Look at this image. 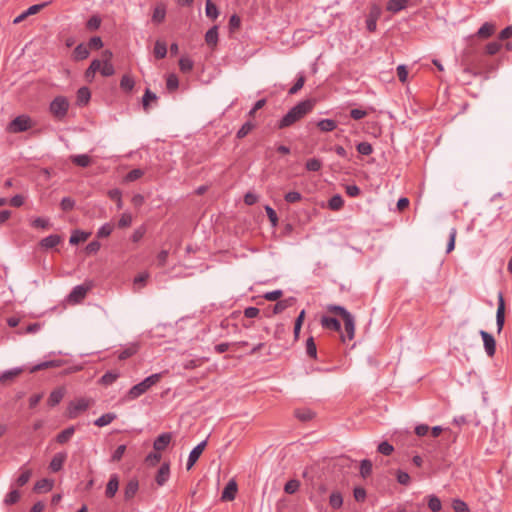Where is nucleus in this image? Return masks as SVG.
<instances>
[{"instance_id": "nucleus-1", "label": "nucleus", "mask_w": 512, "mask_h": 512, "mask_svg": "<svg viewBox=\"0 0 512 512\" xmlns=\"http://www.w3.org/2000/svg\"><path fill=\"white\" fill-rule=\"evenodd\" d=\"M316 101L314 99H306L300 101L295 106H293L277 123L276 127L278 129H285L291 127L296 122L303 119L307 114H309L314 106Z\"/></svg>"}, {"instance_id": "nucleus-2", "label": "nucleus", "mask_w": 512, "mask_h": 512, "mask_svg": "<svg viewBox=\"0 0 512 512\" xmlns=\"http://www.w3.org/2000/svg\"><path fill=\"white\" fill-rule=\"evenodd\" d=\"M161 379V374L155 373L146 377L140 383L132 386L125 395L126 400H134L146 393L153 385L157 384Z\"/></svg>"}, {"instance_id": "nucleus-3", "label": "nucleus", "mask_w": 512, "mask_h": 512, "mask_svg": "<svg viewBox=\"0 0 512 512\" xmlns=\"http://www.w3.org/2000/svg\"><path fill=\"white\" fill-rule=\"evenodd\" d=\"M69 106V101L65 96H56L49 105V112L56 120L62 121L67 116Z\"/></svg>"}, {"instance_id": "nucleus-4", "label": "nucleus", "mask_w": 512, "mask_h": 512, "mask_svg": "<svg viewBox=\"0 0 512 512\" xmlns=\"http://www.w3.org/2000/svg\"><path fill=\"white\" fill-rule=\"evenodd\" d=\"M33 123L30 116L26 114H22L14 118L11 122H9L7 126V131L9 133H21L32 128Z\"/></svg>"}, {"instance_id": "nucleus-5", "label": "nucleus", "mask_w": 512, "mask_h": 512, "mask_svg": "<svg viewBox=\"0 0 512 512\" xmlns=\"http://www.w3.org/2000/svg\"><path fill=\"white\" fill-rule=\"evenodd\" d=\"M505 324V300L502 292L498 293V305L496 311L497 333L500 334Z\"/></svg>"}, {"instance_id": "nucleus-6", "label": "nucleus", "mask_w": 512, "mask_h": 512, "mask_svg": "<svg viewBox=\"0 0 512 512\" xmlns=\"http://www.w3.org/2000/svg\"><path fill=\"white\" fill-rule=\"evenodd\" d=\"M479 334L483 340V345L486 354L489 357H493L496 353V340L494 336L485 330H480Z\"/></svg>"}, {"instance_id": "nucleus-7", "label": "nucleus", "mask_w": 512, "mask_h": 512, "mask_svg": "<svg viewBox=\"0 0 512 512\" xmlns=\"http://www.w3.org/2000/svg\"><path fill=\"white\" fill-rule=\"evenodd\" d=\"M90 406L89 400L85 398L77 399L69 404L68 413L70 418H76L80 412L86 411Z\"/></svg>"}, {"instance_id": "nucleus-8", "label": "nucleus", "mask_w": 512, "mask_h": 512, "mask_svg": "<svg viewBox=\"0 0 512 512\" xmlns=\"http://www.w3.org/2000/svg\"><path fill=\"white\" fill-rule=\"evenodd\" d=\"M206 445L207 440H203L191 450L186 463L187 470H190L194 466V464L197 462L202 452L204 451Z\"/></svg>"}, {"instance_id": "nucleus-9", "label": "nucleus", "mask_w": 512, "mask_h": 512, "mask_svg": "<svg viewBox=\"0 0 512 512\" xmlns=\"http://www.w3.org/2000/svg\"><path fill=\"white\" fill-rule=\"evenodd\" d=\"M296 302L295 297H289L283 300L278 301L274 306L272 311L265 312V315L267 317H271L273 315L279 314L283 312L288 307H291Z\"/></svg>"}, {"instance_id": "nucleus-10", "label": "nucleus", "mask_w": 512, "mask_h": 512, "mask_svg": "<svg viewBox=\"0 0 512 512\" xmlns=\"http://www.w3.org/2000/svg\"><path fill=\"white\" fill-rule=\"evenodd\" d=\"M172 440V434L170 432L161 433L155 438L153 442V448L157 452L164 451Z\"/></svg>"}, {"instance_id": "nucleus-11", "label": "nucleus", "mask_w": 512, "mask_h": 512, "mask_svg": "<svg viewBox=\"0 0 512 512\" xmlns=\"http://www.w3.org/2000/svg\"><path fill=\"white\" fill-rule=\"evenodd\" d=\"M139 490V481L136 478L130 479L124 487V501L130 502Z\"/></svg>"}, {"instance_id": "nucleus-12", "label": "nucleus", "mask_w": 512, "mask_h": 512, "mask_svg": "<svg viewBox=\"0 0 512 512\" xmlns=\"http://www.w3.org/2000/svg\"><path fill=\"white\" fill-rule=\"evenodd\" d=\"M238 491V486L235 480L231 479L226 486L224 487L221 500L222 501H233L236 498V494Z\"/></svg>"}, {"instance_id": "nucleus-13", "label": "nucleus", "mask_w": 512, "mask_h": 512, "mask_svg": "<svg viewBox=\"0 0 512 512\" xmlns=\"http://www.w3.org/2000/svg\"><path fill=\"white\" fill-rule=\"evenodd\" d=\"M67 459V453L66 452H58L56 453L50 463H49V469L53 472H59L62 468Z\"/></svg>"}, {"instance_id": "nucleus-14", "label": "nucleus", "mask_w": 512, "mask_h": 512, "mask_svg": "<svg viewBox=\"0 0 512 512\" xmlns=\"http://www.w3.org/2000/svg\"><path fill=\"white\" fill-rule=\"evenodd\" d=\"M463 64H464V68L462 71L463 75L475 77V76H478L481 74L479 66H477V64L473 60H470L468 56H466L463 59Z\"/></svg>"}, {"instance_id": "nucleus-15", "label": "nucleus", "mask_w": 512, "mask_h": 512, "mask_svg": "<svg viewBox=\"0 0 512 512\" xmlns=\"http://www.w3.org/2000/svg\"><path fill=\"white\" fill-rule=\"evenodd\" d=\"M118 488H119V477L117 474H112L109 478L107 485H106V489H105L106 498H108V499L113 498L116 495Z\"/></svg>"}, {"instance_id": "nucleus-16", "label": "nucleus", "mask_w": 512, "mask_h": 512, "mask_svg": "<svg viewBox=\"0 0 512 512\" xmlns=\"http://www.w3.org/2000/svg\"><path fill=\"white\" fill-rule=\"evenodd\" d=\"M170 476V465L168 462H164L157 471L155 481L159 486H163L169 479Z\"/></svg>"}, {"instance_id": "nucleus-17", "label": "nucleus", "mask_w": 512, "mask_h": 512, "mask_svg": "<svg viewBox=\"0 0 512 512\" xmlns=\"http://www.w3.org/2000/svg\"><path fill=\"white\" fill-rule=\"evenodd\" d=\"M62 241V237L58 234H51L39 242V246L43 249H53Z\"/></svg>"}, {"instance_id": "nucleus-18", "label": "nucleus", "mask_w": 512, "mask_h": 512, "mask_svg": "<svg viewBox=\"0 0 512 512\" xmlns=\"http://www.w3.org/2000/svg\"><path fill=\"white\" fill-rule=\"evenodd\" d=\"M320 323L321 326L325 329H329L335 332L341 331V323L337 318L324 315L321 317Z\"/></svg>"}, {"instance_id": "nucleus-19", "label": "nucleus", "mask_w": 512, "mask_h": 512, "mask_svg": "<svg viewBox=\"0 0 512 512\" xmlns=\"http://www.w3.org/2000/svg\"><path fill=\"white\" fill-rule=\"evenodd\" d=\"M23 372V368L16 367L10 370L4 371L0 375V384H7L10 381H13L16 377H18Z\"/></svg>"}, {"instance_id": "nucleus-20", "label": "nucleus", "mask_w": 512, "mask_h": 512, "mask_svg": "<svg viewBox=\"0 0 512 512\" xmlns=\"http://www.w3.org/2000/svg\"><path fill=\"white\" fill-rule=\"evenodd\" d=\"M46 4H35L30 6L27 10H25L23 13L18 15L14 20V24H18L22 22L25 18H27L30 15H34L38 13Z\"/></svg>"}, {"instance_id": "nucleus-21", "label": "nucleus", "mask_w": 512, "mask_h": 512, "mask_svg": "<svg viewBox=\"0 0 512 512\" xmlns=\"http://www.w3.org/2000/svg\"><path fill=\"white\" fill-rule=\"evenodd\" d=\"M64 394L65 390L63 388L54 389L48 397L47 405L50 407H55L62 401Z\"/></svg>"}, {"instance_id": "nucleus-22", "label": "nucleus", "mask_w": 512, "mask_h": 512, "mask_svg": "<svg viewBox=\"0 0 512 512\" xmlns=\"http://www.w3.org/2000/svg\"><path fill=\"white\" fill-rule=\"evenodd\" d=\"M74 433H75V427L69 426V427L65 428L64 430H62L60 433H58L57 436L55 437V440L58 444L63 445L70 441V439L73 437Z\"/></svg>"}, {"instance_id": "nucleus-23", "label": "nucleus", "mask_w": 512, "mask_h": 512, "mask_svg": "<svg viewBox=\"0 0 512 512\" xmlns=\"http://www.w3.org/2000/svg\"><path fill=\"white\" fill-rule=\"evenodd\" d=\"M87 292L88 288L84 287L83 285H77L69 294V300L74 302H80L85 298Z\"/></svg>"}, {"instance_id": "nucleus-24", "label": "nucleus", "mask_w": 512, "mask_h": 512, "mask_svg": "<svg viewBox=\"0 0 512 512\" xmlns=\"http://www.w3.org/2000/svg\"><path fill=\"white\" fill-rule=\"evenodd\" d=\"M91 98V92L88 87H81L76 94L77 105L85 106Z\"/></svg>"}, {"instance_id": "nucleus-25", "label": "nucleus", "mask_w": 512, "mask_h": 512, "mask_svg": "<svg viewBox=\"0 0 512 512\" xmlns=\"http://www.w3.org/2000/svg\"><path fill=\"white\" fill-rule=\"evenodd\" d=\"M60 366H62V360H49V361H44V362H41V363L33 366L30 369V372L34 373V372H37V371H40V370H45V369H48V368H57V367H60Z\"/></svg>"}, {"instance_id": "nucleus-26", "label": "nucleus", "mask_w": 512, "mask_h": 512, "mask_svg": "<svg viewBox=\"0 0 512 512\" xmlns=\"http://www.w3.org/2000/svg\"><path fill=\"white\" fill-rule=\"evenodd\" d=\"M409 0H389L386 9L392 13H398L405 9L408 5Z\"/></svg>"}, {"instance_id": "nucleus-27", "label": "nucleus", "mask_w": 512, "mask_h": 512, "mask_svg": "<svg viewBox=\"0 0 512 512\" xmlns=\"http://www.w3.org/2000/svg\"><path fill=\"white\" fill-rule=\"evenodd\" d=\"M166 6L163 3L156 5L152 14V21L156 24H160L165 20Z\"/></svg>"}, {"instance_id": "nucleus-28", "label": "nucleus", "mask_w": 512, "mask_h": 512, "mask_svg": "<svg viewBox=\"0 0 512 512\" xmlns=\"http://www.w3.org/2000/svg\"><path fill=\"white\" fill-rule=\"evenodd\" d=\"M218 26L214 25L205 34V42L210 47H215L218 43Z\"/></svg>"}, {"instance_id": "nucleus-29", "label": "nucleus", "mask_w": 512, "mask_h": 512, "mask_svg": "<svg viewBox=\"0 0 512 512\" xmlns=\"http://www.w3.org/2000/svg\"><path fill=\"white\" fill-rule=\"evenodd\" d=\"M344 321V328L347 334V337L349 340H352L355 336V319L352 314L348 315L346 318L343 319Z\"/></svg>"}, {"instance_id": "nucleus-30", "label": "nucleus", "mask_w": 512, "mask_h": 512, "mask_svg": "<svg viewBox=\"0 0 512 512\" xmlns=\"http://www.w3.org/2000/svg\"><path fill=\"white\" fill-rule=\"evenodd\" d=\"M89 53L88 46L81 43L75 47L72 56L75 61H80L88 58Z\"/></svg>"}, {"instance_id": "nucleus-31", "label": "nucleus", "mask_w": 512, "mask_h": 512, "mask_svg": "<svg viewBox=\"0 0 512 512\" xmlns=\"http://www.w3.org/2000/svg\"><path fill=\"white\" fill-rule=\"evenodd\" d=\"M294 414H295V417L298 420H300L301 422H308V421L312 420L315 416V413L311 409H308V408L296 409Z\"/></svg>"}, {"instance_id": "nucleus-32", "label": "nucleus", "mask_w": 512, "mask_h": 512, "mask_svg": "<svg viewBox=\"0 0 512 512\" xmlns=\"http://www.w3.org/2000/svg\"><path fill=\"white\" fill-rule=\"evenodd\" d=\"M70 160L73 164L86 168L91 164V158L87 154L72 155Z\"/></svg>"}, {"instance_id": "nucleus-33", "label": "nucleus", "mask_w": 512, "mask_h": 512, "mask_svg": "<svg viewBox=\"0 0 512 512\" xmlns=\"http://www.w3.org/2000/svg\"><path fill=\"white\" fill-rule=\"evenodd\" d=\"M53 487V481L43 478L37 481L34 485V491L37 493L50 491Z\"/></svg>"}, {"instance_id": "nucleus-34", "label": "nucleus", "mask_w": 512, "mask_h": 512, "mask_svg": "<svg viewBox=\"0 0 512 512\" xmlns=\"http://www.w3.org/2000/svg\"><path fill=\"white\" fill-rule=\"evenodd\" d=\"M495 31V26L492 23L485 22L477 31V35L480 38H489Z\"/></svg>"}, {"instance_id": "nucleus-35", "label": "nucleus", "mask_w": 512, "mask_h": 512, "mask_svg": "<svg viewBox=\"0 0 512 512\" xmlns=\"http://www.w3.org/2000/svg\"><path fill=\"white\" fill-rule=\"evenodd\" d=\"M317 127L322 132H330L336 129L337 123L333 119H321L317 122Z\"/></svg>"}, {"instance_id": "nucleus-36", "label": "nucleus", "mask_w": 512, "mask_h": 512, "mask_svg": "<svg viewBox=\"0 0 512 512\" xmlns=\"http://www.w3.org/2000/svg\"><path fill=\"white\" fill-rule=\"evenodd\" d=\"M31 476H32V470L31 469H26L24 467L21 468V473L17 477V479L15 480V485L18 486V487L24 486L25 484L28 483V481L30 480Z\"/></svg>"}, {"instance_id": "nucleus-37", "label": "nucleus", "mask_w": 512, "mask_h": 512, "mask_svg": "<svg viewBox=\"0 0 512 512\" xmlns=\"http://www.w3.org/2000/svg\"><path fill=\"white\" fill-rule=\"evenodd\" d=\"M205 13L206 16L212 20H215L220 14L218 7L212 2V0H206Z\"/></svg>"}, {"instance_id": "nucleus-38", "label": "nucleus", "mask_w": 512, "mask_h": 512, "mask_svg": "<svg viewBox=\"0 0 512 512\" xmlns=\"http://www.w3.org/2000/svg\"><path fill=\"white\" fill-rule=\"evenodd\" d=\"M167 55V45L165 42L157 40L154 45V56L156 59H163Z\"/></svg>"}, {"instance_id": "nucleus-39", "label": "nucleus", "mask_w": 512, "mask_h": 512, "mask_svg": "<svg viewBox=\"0 0 512 512\" xmlns=\"http://www.w3.org/2000/svg\"><path fill=\"white\" fill-rule=\"evenodd\" d=\"M115 413H105L94 421V425L98 427H104L116 419Z\"/></svg>"}, {"instance_id": "nucleus-40", "label": "nucleus", "mask_w": 512, "mask_h": 512, "mask_svg": "<svg viewBox=\"0 0 512 512\" xmlns=\"http://www.w3.org/2000/svg\"><path fill=\"white\" fill-rule=\"evenodd\" d=\"M134 86H135V81L130 75L125 74L122 76V78L120 80V88L123 91L131 92L133 90Z\"/></svg>"}, {"instance_id": "nucleus-41", "label": "nucleus", "mask_w": 512, "mask_h": 512, "mask_svg": "<svg viewBox=\"0 0 512 512\" xmlns=\"http://www.w3.org/2000/svg\"><path fill=\"white\" fill-rule=\"evenodd\" d=\"M344 205V200L340 194L333 195L328 201V208L333 211L340 210Z\"/></svg>"}, {"instance_id": "nucleus-42", "label": "nucleus", "mask_w": 512, "mask_h": 512, "mask_svg": "<svg viewBox=\"0 0 512 512\" xmlns=\"http://www.w3.org/2000/svg\"><path fill=\"white\" fill-rule=\"evenodd\" d=\"M327 311L339 315L342 319L351 314L345 307L336 304L327 305Z\"/></svg>"}, {"instance_id": "nucleus-43", "label": "nucleus", "mask_w": 512, "mask_h": 512, "mask_svg": "<svg viewBox=\"0 0 512 512\" xmlns=\"http://www.w3.org/2000/svg\"><path fill=\"white\" fill-rule=\"evenodd\" d=\"M21 494L17 489H12L4 498V504L11 506L16 504L20 500Z\"/></svg>"}, {"instance_id": "nucleus-44", "label": "nucleus", "mask_w": 512, "mask_h": 512, "mask_svg": "<svg viewBox=\"0 0 512 512\" xmlns=\"http://www.w3.org/2000/svg\"><path fill=\"white\" fill-rule=\"evenodd\" d=\"M120 374L116 371H107L101 378L100 383L103 385H111L113 384L118 378Z\"/></svg>"}, {"instance_id": "nucleus-45", "label": "nucleus", "mask_w": 512, "mask_h": 512, "mask_svg": "<svg viewBox=\"0 0 512 512\" xmlns=\"http://www.w3.org/2000/svg\"><path fill=\"white\" fill-rule=\"evenodd\" d=\"M329 504L333 509H339L343 505L342 494L338 491L332 492L329 497Z\"/></svg>"}, {"instance_id": "nucleus-46", "label": "nucleus", "mask_w": 512, "mask_h": 512, "mask_svg": "<svg viewBox=\"0 0 512 512\" xmlns=\"http://www.w3.org/2000/svg\"><path fill=\"white\" fill-rule=\"evenodd\" d=\"M89 234L83 231L76 230L70 236L69 242L71 245H76L80 242H84L87 240Z\"/></svg>"}, {"instance_id": "nucleus-47", "label": "nucleus", "mask_w": 512, "mask_h": 512, "mask_svg": "<svg viewBox=\"0 0 512 512\" xmlns=\"http://www.w3.org/2000/svg\"><path fill=\"white\" fill-rule=\"evenodd\" d=\"M255 125L253 122L251 121H246L241 127L240 129L237 131V134H236V137L238 139H242L244 137H246L253 129H254Z\"/></svg>"}, {"instance_id": "nucleus-48", "label": "nucleus", "mask_w": 512, "mask_h": 512, "mask_svg": "<svg viewBox=\"0 0 512 512\" xmlns=\"http://www.w3.org/2000/svg\"><path fill=\"white\" fill-rule=\"evenodd\" d=\"M372 473V462L369 459H363L360 462V475L362 478H367Z\"/></svg>"}, {"instance_id": "nucleus-49", "label": "nucleus", "mask_w": 512, "mask_h": 512, "mask_svg": "<svg viewBox=\"0 0 512 512\" xmlns=\"http://www.w3.org/2000/svg\"><path fill=\"white\" fill-rule=\"evenodd\" d=\"M306 353L310 358H317V347L312 336L306 340Z\"/></svg>"}, {"instance_id": "nucleus-50", "label": "nucleus", "mask_w": 512, "mask_h": 512, "mask_svg": "<svg viewBox=\"0 0 512 512\" xmlns=\"http://www.w3.org/2000/svg\"><path fill=\"white\" fill-rule=\"evenodd\" d=\"M194 63L188 57H181L179 60V68L183 73H189L193 70Z\"/></svg>"}, {"instance_id": "nucleus-51", "label": "nucleus", "mask_w": 512, "mask_h": 512, "mask_svg": "<svg viewBox=\"0 0 512 512\" xmlns=\"http://www.w3.org/2000/svg\"><path fill=\"white\" fill-rule=\"evenodd\" d=\"M305 84V76L303 74H299L295 83L293 84V86L289 89L288 91V94L289 95H294L296 94L299 90L302 89V87L304 86Z\"/></svg>"}, {"instance_id": "nucleus-52", "label": "nucleus", "mask_w": 512, "mask_h": 512, "mask_svg": "<svg viewBox=\"0 0 512 512\" xmlns=\"http://www.w3.org/2000/svg\"><path fill=\"white\" fill-rule=\"evenodd\" d=\"M157 98L158 97L154 92H152L150 89H146L142 97V105L144 110L148 109L150 101H156Z\"/></svg>"}, {"instance_id": "nucleus-53", "label": "nucleus", "mask_w": 512, "mask_h": 512, "mask_svg": "<svg viewBox=\"0 0 512 512\" xmlns=\"http://www.w3.org/2000/svg\"><path fill=\"white\" fill-rule=\"evenodd\" d=\"M428 507L432 512H439L442 508L441 500L435 495H430L428 498Z\"/></svg>"}, {"instance_id": "nucleus-54", "label": "nucleus", "mask_w": 512, "mask_h": 512, "mask_svg": "<svg viewBox=\"0 0 512 512\" xmlns=\"http://www.w3.org/2000/svg\"><path fill=\"white\" fill-rule=\"evenodd\" d=\"M305 167L308 171L317 172L322 167V162L318 158H311L306 161Z\"/></svg>"}, {"instance_id": "nucleus-55", "label": "nucleus", "mask_w": 512, "mask_h": 512, "mask_svg": "<svg viewBox=\"0 0 512 512\" xmlns=\"http://www.w3.org/2000/svg\"><path fill=\"white\" fill-rule=\"evenodd\" d=\"M300 482L296 479H291L286 482L284 492L287 494H294L299 490Z\"/></svg>"}, {"instance_id": "nucleus-56", "label": "nucleus", "mask_w": 512, "mask_h": 512, "mask_svg": "<svg viewBox=\"0 0 512 512\" xmlns=\"http://www.w3.org/2000/svg\"><path fill=\"white\" fill-rule=\"evenodd\" d=\"M179 86L178 77L175 74H169L166 80V88L168 91L173 92Z\"/></svg>"}, {"instance_id": "nucleus-57", "label": "nucleus", "mask_w": 512, "mask_h": 512, "mask_svg": "<svg viewBox=\"0 0 512 512\" xmlns=\"http://www.w3.org/2000/svg\"><path fill=\"white\" fill-rule=\"evenodd\" d=\"M100 73L104 77L112 76L115 73L114 66L108 60H103V65L100 69Z\"/></svg>"}, {"instance_id": "nucleus-58", "label": "nucleus", "mask_w": 512, "mask_h": 512, "mask_svg": "<svg viewBox=\"0 0 512 512\" xmlns=\"http://www.w3.org/2000/svg\"><path fill=\"white\" fill-rule=\"evenodd\" d=\"M143 175H144V171L140 168H136V169L129 171L126 174L124 179L126 182H133V181H136L139 178H141Z\"/></svg>"}, {"instance_id": "nucleus-59", "label": "nucleus", "mask_w": 512, "mask_h": 512, "mask_svg": "<svg viewBox=\"0 0 512 512\" xmlns=\"http://www.w3.org/2000/svg\"><path fill=\"white\" fill-rule=\"evenodd\" d=\"M356 149L359 154L368 156L373 152V147L369 142H360L357 144Z\"/></svg>"}, {"instance_id": "nucleus-60", "label": "nucleus", "mask_w": 512, "mask_h": 512, "mask_svg": "<svg viewBox=\"0 0 512 512\" xmlns=\"http://www.w3.org/2000/svg\"><path fill=\"white\" fill-rule=\"evenodd\" d=\"M452 508L455 512H470L468 505L461 499H454Z\"/></svg>"}, {"instance_id": "nucleus-61", "label": "nucleus", "mask_w": 512, "mask_h": 512, "mask_svg": "<svg viewBox=\"0 0 512 512\" xmlns=\"http://www.w3.org/2000/svg\"><path fill=\"white\" fill-rule=\"evenodd\" d=\"M34 228L47 229L50 227V221L47 218L37 217L31 222Z\"/></svg>"}, {"instance_id": "nucleus-62", "label": "nucleus", "mask_w": 512, "mask_h": 512, "mask_svg": "<svg viewBox=\"0 0 512 512\" xmlns=\"http://www.w3.org/2000/svg\"><path fill=\"white\" fill-rule=\"evenodd\" d=\"M377 451L385 456H389L394 451V447L389 442L383 441L378 445Z\"/></svg>"}, {"instance_id": "nucleus-63", "label": "nucleus", "mask_w": 512, "mask_h": 512, "mask_svg": "<svg viewBox=\"0 0 512 512\" xmlns=\"http://www.w3.org/2000/svg\"><path fill=\"white\" fill-rule=\"evenodd\" d=\"M284 200L290 204L297 203L302 200V195L298 191H290L284 195Z\"/></svg>"}, {"instance_id": "nucleus-64", "label": "nucleus", "mask_w": 512, "mask_h": 512, "mask_svg": "<svg viewBox=\"0 0 512 512\" xmlns=\"http://www.w3.org/2000/svg\"><path fill=\"white\" fill-rule=\"evenodd\" d=\"M113 231V225L110 223L103 224L97 231L98 238H105L110 236Z\"/></svg>"}]
</instances>
